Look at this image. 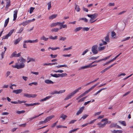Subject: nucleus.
Masks as SVG:
<instances>
[{"mask_svg": "<svg viewBox=\"0 0 133 133\" xmlns=\"http://www.w3.org/2000/svg\"><path fill=\"white\" fill-rule=\"evenodd\" d=\"M50 56L52 58H56L57 56V55H54L52 54L50 55Z\"/></svg>", "mask_w": 133, "mask_h": 133, "instance_id": "58", "label": "nucleus"}, {"mask_svg": "<svg viewBox=\"0 0 133 133\" xmlns=\"http://www.w3.org/2000/svg\"><path fill=\"white\" fill-rule=\"evenodd\" d=\"M54 72H60V73H62L63 72V70H58L57 71H54Z\"/></svg>", "mask_w": 133, "mask_h": 133, "instance_id": "60", "label": "nucleus"}, {"mask_svg": "<svg viewBox=\"0 0 133 133\" xmlns=\"http://www.w3.org/2000/svg\"><path fill=\"white\" fill-rule=\"evenodd\" d=\"M6 6L5 8L6 9H8L9 7L11 5L10 1V0H6Z\"/></svg>", "mask_w": 133, "mask_h": 133, "instance_id": "10", "label": "nucleus"}, {"mask_svg": "<svg viewBox=\"0 0 133 133\" xmlns=\"http://www.w3.org/2000/svg\"><path fill=\"white\" fill-rule=\"evenodd\" d=\"M72 47L71 46L67 48H64V49L63 51L68 50H69L71 49L72 48Z\"/></svg>", "mask_w": 133, "mask_h": 133, "instance_id": "43", "label": "nucleus"}, {"mask_svg": "<svg viewBox=\"0 0 133 133\" xmlns=\"http://www.w3.org/2000/svg\"><path fill=\"white\" fill-rule=\"evenodd\" d=\"M14 29H12L10 31V32L8 33V34L10 36H11V35H12V34L14 32Z\"/></svg>", "mask_w": 133, "mask_h": 133, "instance_id": "52", "label": "nucleus"}, {"mask_svg": "<svg viewBox=\"0 0 133 133\" xmlns=\"http://www.w3.org/2000/svg\"><path fill=\"white\" fill-rule=\"evenodd\" d=\"M116 124L112 123L110 126V128H112L113 127H116Z\"/></svg>", "mask_w": 133, "mask_h": 133, "instance_id": "44", "label": "nucleus"}, {"mask_svg": "<svg viewBox=\"0 0 133 133\" xmlns=\"http://www.w3.org/2000/svg\"><path fill=\"white\" fill-rule=\"evenodd\" d=\"M51 96H49L47 97H46L45 98L43 99H42L40 100V102H43L44 101H45L47 100L48 99L51 98Z\"/></svg>", "mask_w": 133, "mask_h": 133, "instance_id": "17", "label": "nucleus"}, {"mask_svg": "<svg viewBox=\"0 0 133 133\" xmlns=\"http://www.w3.org/2000/svg\"><path fill=\"white\" fill-rule=\"evenodd\" d=\"M29 23V20H26L22 23V25L23 26L26 25Z\"/></svg>", "mask_w": 133, "mask_h": 133, "instance_id": "28", "label": "nucleus"}, {"mask_svg": "<svg viewBox=\"0 0 133 133\" xmlns=\"http://www.w3.org/2000/svg\"><path fill=\"white\" fill-rule=\"evenodd\" d=\"M116 56L115 57H114V58H113L112 60L108 61V62H106L105 63V65L107 64H109L111 62H112L115 60L116 59Z\"/></svg>", "mask_w": 133, "mask_h": 133, "instance_id": "33", "label": "nucleus"}, {"mask_svg": "<svg viewBox=\"0 0 133 133\" xmlns=\"http://www.w3.org/2000/svg\"><path fill=\"white\" fill-rule=\"evenodd\" d=\"M93 63H92L89 64L88 65H86L84 66H82L81 67H80L79 68V70H81V69H87L89 68H91L92 67H93L95 66H96L97 65V64H95V65H92V64Z\"/></svg>", "mask_w": 133, "mask_h": 133, "instance_id": "4", "label": "nucleus"}, {"mask_svg": "<svg viewBox=\"0 0 133 133\" xmlns=\"http://www.w3.org/2000/svg\"><path fill=\"white\" fill-rule=\"evenodd\" d=\"M81 89V87H80L78 88L77 89L74 91L73 92L71 93L69 95H68L65 98L64 100H66L69 99L71 98V97L77 92L79 91V90Z\"/></svg>", "mask_w": 133, "mask_h": 133, "instance_id": "2", "label": "nucleus"}, {"mask_svg": "<svg viewBox=\"0 0 133 133\" xmlns=\"http://www.w3.org/2000/svg\"><path fill=\"white\" fill-rule=\"evenodd\" d=\"M18 11L17 10H15L14 12V18L13 20L15 21L17 17V14Z\"/></svg>", "mask_w": 133, "mask_h": 133, "instance_id": "15", "label": "nucleus"}, {"mask_svg": "<svg viewBox=\"0 0 133 133\" xmlns=\"http://www.w3.org/2000/svg\"><path fill=\"white\" fill-rule=\"evenodd\" d=\"M22 39V37L19 38L17 39L16 40L14 41V44L16 45L19 43Z\"/></svg>", "mask_w": 133, "mask_h": 133, "instance_id": "18", "label": "nucleus"}, {"mask_svg": "<svg viewBox=\"0 0 133 133\" xmlns=\"http://www.w3.org/2000/svg\"><path fill=\"white\" fill-rule=\"evenodd\" d=\"M23 28H21L18 31V33H21L23 30Z\"/></svg>", "mask_w": 133, "mask_h": 133, "instance_id": "56", "label": "nucleus"}, {"mask_svg": "<svg viewBox=\"0 0 133 133\" xmlns=\"http://www.w3.org/2000/svg\"><path fill=\"white\" fill-rule=\"evenodd\" d=\"M116 35V33L114 31L111 32V36L113 38H114V37Z\"/></svg>", "mask_w": 133, "mask_h": 133, "instance_id": "50", "label": "nucleus"}, {"mask_svg": "<svg viewBox=\"0 0 133 133\" xmlns=\"http://www.w3.org/2000/svg\"><path fill=\"white\" fill-rule=\"evenodd\" d=\"M50 75L52 77L57 78V74H50Z\"/></svg>", "mask_w": 133, "mask_h": 133, "instance_id": "63", "label": "nucleus"}, {"mask_svg": "<svg viewBox=\"0 0 133 133\" xmlns=\"http://www.w3.org/2000/svg\"><path fill=\"white\" fill-rule=\"evenodd\" d=\"M48 9L49 10L51 7V2H49L48 3Z\"/></svg>", "mask_w": 133, "mask_h": 133, "instance_id": "45", "label": "nucleus"}, {"mask_svg": "<svg viewBox=\"0 0 133 133\" xmlns=\"http://www.w3.org/2000/svg\"><path fill=\"white\" fill-rule=\"evenodd\" d=\"M116 63H115L114 64H113L112 65H111L110 66H109L108 67L105 68V69H104V70L102 71H101V73H103L105 72L106 71L109 69H110L112 67L113 65H114Z\"/></svg>", "mask_w": 133, "mask_h": 133, "instance_id": "12", "label": "nucleus"}, {"mask_svg": "<svg viewBox=\"0 0 133 133\" xmlns=\"http://www.w3.org/2000/svg\"><path fill=\"white\" fill-rule=\"evenodd\" d=\"M57 16V14H53L51 16L49 17V19H53L55 18Z\"/></svg>", "mask_w": 133, "mask_h": 133, "instance_id": "25", "label": "nucleus"}, {"mask_svg": "<svg viewBox=\"0 0 133 133\" xmlns=\"http://www.w3.org/2000/svg\"><path fill=\"white\" fill-rule=\"evenodd\" d=\"M67 67V68H68V66H67V65H66V64H64L63 65H58L56 66V67L57 68H58L62 67Z\"/></svg>", "mask_w": 133, "mask_h": 133, "instance_id": "34", "label": "nucleus"}, {"mask_svg": "<svg viewBox=\"0 0 133 133\" xmlns=\"http://www.w3.org/2000/svg\"><path fill=\"white\" fill-rule=\"evenodd\" d=\"M38 42V40L37 39L35 40H25L24 41V43H37Z\"/></svg>", "mask_w": 133, "mask_h": 133, "instance_id": "8", "label": "nucleus"}, {"mask_svg": "<svg viewBox=\"0 0 133 133\" xmlns=\"http://www.w3.org/2000/svg\"><path fill=\"white\" fill-rule=\"evenodd\" d=\"M88 116V115L85 114L82 117V118L83 119H84L86 118Z\"/></svg>", "mask_w": 133, "mask_h": 133, "instance_id": "61", "label": "nucleus"}, {"mask_svg": "<svg viewBox=\"0 0 133 133\" xmlns=\"http://www.w3.org/2000/svg\"><path fill=\"white\" fill-rule=\"evenodd\" d=\"M54 117L55 116L54 115H51L46 117L44 120L46 123L50 121L51 119Z\"/></svg>", "mask_w": 133, "mask_h": 133, "instance_id": "11", "label": "nucleus"}, {"mask_svg": "<svg viewBox=\"0 0 133 133\" xmlns=\"http://www.w3.org/2000/svg\"><path fill=\"white\" fill-rule=\"evenodd\" d=\"M10 36H9V34H7L5 36H4L3 37L2 40L3 39H8V38Z\"/></svg>", "mask_w": 133, "mask_h": 133, "instance_id": "38", "label": "nucleus"}, {"mask_svg": "<svg viewBox=\"0 0 133 133\" xmlns=\"http://www.w3.org/2000/svg\"><path fill=\"white\" fill-rule=\"evenodd\" d=\"M66 39V38L65 37H61L59 39V40L64 41Z\"/></svg>", "mask_w": 133, "mask_h": 133, "instance_id": "53", "label": "nucleus"}, {"mask_svg": "<svg viewBox=\"0 0 133 133\" xmlns=\"http://www.w3.org/2000/svg\"><path fill=\"white\" fill-rule=\"evenodd\" d=\"M45 82L47 84H53L54 83V82L53 81L48 79L45 80Z\"/></svg>", "mask_w": 133, "mask_h": 133, "instance_id": "20", "label": "nucleus"}, {"mask_svg": "<svg viewBox=\"0 0 133 133\" xmlns=\"http://www.w3.org/2000/svg\"><path fill=\"white\" fill-rule=\"evenodd\" d=\"M65 90H61L59 91H58V94H62L63 92H64L65 91Z\"/></svg>", "mask_w": 133, "mask_h": 133, "instance_id": "54", "label": "nucleus"}, {"mask_svg": "<svg viewBox=\"0 0 133 133\" xmlns=\"http://www.w3.org/2000/svg\"><path fill=\"white\" fill-rule=\"evenodd\" d=\"M49 39V38H46L44 36H42L41 38V40H44L45 41H47Z\"/></svg>", "mask_w": 133, "mask_h": 133, "instance_id": "30", "label": "nucleus"}, {"mask_svg": "<svg viewBox=\"0 0 133 133\" xmlns=\"http://www.w3.org/2000/svg\"><path fill=\"white\" fill-rule=\"evenodd\" d=\"M93 89L92 88V87H91L89 90L85 91L84 92L85 94H88L89 92L91 91Z\"/></svg>", "mask_w": 133, "mask_h": 133, "instance_id": "42", "label": "nucleus"}, {"mask_svg": "<svg viewBox=\"0 0 133 133\" xmlns=\"http://www.w3.org/2000/svg\"><path fill=\"white\" fill-rule=\"evenodd\" d=\"M87 97V96H86L81 98L79 100V101H78V102H80L83 101Z\"/></svg>", "mask_w": 133, "mask_h": 133, "instance_id": "39", "label": "nucleus"}, {"mask_svg": "<svg viewBox=\"0 0 133 133\" xmlns=\"http://www.w3.org/2000/svg\"><path fill=\"white\" fill-rule=\"evenodd\" d=\"M82 28H83L81 27H79L76 28V29L74 30V31L75 32H77L80 30Z\"/></svg>", "mask_w": 133, "mask_h": 133, "instance_id": "29", "label": "nucleus"}, {"mask_svg": "<svg viewBox=\"0 0 133 133\" xmlns=\"http://www.w3.org/2000/svg\"><path fill=\"white\" fill-rule=\"evenodd\" d=\"M98 14L97 13H95L94 14L92 15H87V16L91 18L89 20L90 23H92L95 22L96 20L93 21V20L95 19L98 16Z\"/></svg>", "mask_w": 133, "mask_h": 133, "instance_id": "3", "label": "nucleus"}, {"mask_svg": "<svg viewBox=\"0 0 133 133\" xmlns=\"http://www.w3.org/2000/svg\"><path fill=\"white\" fill-rule=\"evenodd\" d=\"M97 45L93 46L91 49L92 51L94 54H96L98 53V51L97 50Z\"/></svg>", "mask_w": 133, "mask_h": 133, "instance_id": "5", "label": "nucleus"}, {"mask_svg": "<svg viewBox=\"0 0 133 133\" xmlns=\"http://www.w3.org/2000/svg\"><path fill=\"white\" fill-rule=\"evenodd\" d=\"M88 51V50L87 49H86L85 51H84L82 54V55H85Z\"/></svg>", "mask_w": 133, "mask_h": 133, "instance_id": "55", "label": "nucleus"}, {"mask_svg": "<svg viewBox=\"0 0 133 133\" xmlns=\"http://www.w3.org/2000/svg\"><path fill=\"white\" fill-rule=\"evenodd\" d=\"M58 36H55L53 37L51 36H50L49 37V38L50 39L52 40H56L57 39Z\"/></svg>", "mask_w": 133, "mask_h": 133, "instance_id": "26", "label": "nucleus"}, {"mask_svg": "<svg viewBox=\"0 0 133 133\" xmlns=\"http://www.w3.org/2000/svg\"><path fill=\"white\" fill-rule=\"evenodd\" d=\"M25 111V110H23L21 111H16V113L18 114H20L24 113Z\"/></svg>", "mask_w": 133, "mask_h": 133, "instance_id": "41", "label": "nucleus"}, {"mask_svg": "<svg viewBox=\"0 0 133 133\" xmlns=\"http://www.w3.org/2000/svg\"><path fill=\"white\" fill-rule=\"evenodd\" d=\"M51 94L52 95L57 94H58V91H55L52 92L51 93Z\"/></svg>", "mask_w": 133, "mask_h": 133, "instance_id": "64", "label": "nucleus"}, {"mask_svg": "<svg viewBox=\"0 0 133 133\" xmlns=\"http://www.w3.org/2000/svg\"><path fill=\"white\" fill-rule=\"evenodd\" d=\"M107 123L105 122L103 123H102L101 122H99L97 123V125L100 128H103L105 127Z\"/></svg>", "mask_w": 133, "mask_h": 133, "instance_id": "9", "label": "nucleus"}, {"mask_svg": "<svg viewBox=\"0 0 133 133\" xmlns=\"http://www.w3.org/2000/svg\"><path fill=\"white\" fill-rule=\"evenodd\" d=\"M80 20H84V22H88V19L85 18H79V21Z\"/></svg>", "mask_w": 133, "mask_h": 133, "instance_id": "35", "label": "nucleus"}, {"mask_svg": "<svg viewBox=\"0 0 133 133\" xmlns=\"http://www.w3.org/2000/svg\"><path fill=\"white\" fill-rule=\"evenodd\" d=\"M118 122L123 126H126V123L125 121H119Z\"/></svg>", "mask_w": 133, "mask_h": 133, "instance_id": "31", "label": "nucleus"}, {"mask_svg": "<svg viewBox=\"0 0 133 133\" xmlns=\"http://www.w3.org/2000/svg\"><path fill=\"white\" fill-rule=\"evenodd\" d=\"M35 8L34 7H31L30 8V11L29 13L31 14L33 12L34 10V9Z\"/></svg>", "mask_w": 133, "mask_h": 133, "instance_id": "51", "label": "nucleus"}, {"mask_svg": "<svg viewBox=\"0 0 133 133\" xmlns=\"http://www.w3.org/2000/svg\"><path fill=\"white\" fill-rule=\"evenodd\" d=\"M59 29L58 28H55L52 29L51 31L52 32H57L59 30Z\"/></svg>", "mask_w": 133, "mask_h": 133, "instance_id": "40", "label": "nucleus"}, {"mask_svg": "<svg viewBox=\"0 0 133 133\" xmlns=\"http://www.w3.org/2000/svg\"><path fill=\"white\" fill-rule=\"evenodd\" d=\"M71 56V54H68V55L64 54V55H62V56L63 57H69Z\"/></svg>", "mask_w": 133, "mask_h": 133, "instance_id": "59", "label": "nucleus"}, {"mask_svg": "<svg viewBox=\"0 0 133 133\" xmlns=\"http://www.w3.org/2000/svg\"><path fill=\"white\" fill-rule=\"evenodd\" d=\"M111 55H110L109 56H108L107 57H106L103 59H100L99 60L95 61L92 62V63H98L102 61H105V60H107V59H108L109 58H110V57H111Z\"/></svg>", "mask_w": 133, "mask_h": 133, "instance_id": "7", "label": "nucleus"}, {"mask_svg": "<svg viewBox=\"0 0 133 133\" xmlns=\"http://www.w3.org/2000/svg\"><path fill=\"white\" fill-rule=\"evenodd\" d=\"M75 9L77 12L79 11L80 10V9L79 8V6L77 5H75Z\"/></svg>", "mask_w": 133, "mask_h": 133, "instance_id": "32", "label": "nucleus"}, {"mask_svg": "<svg viewBox=\"0 0 133 133\" xmlns=\"http://www.w3.org/2000/svg\"><path fill=\"white\" fill-rule=\"evenodd\" d=\"M57 25L56 24V23H52L50 25V27H52L54 26H57Z\"/></svg>", "mask_w": 133, "mask_h": 133, "instance_id": "49", "label": "nucleus"}, {"mask_svg": "<svg viewBox=\"0 0 133 133\" xmlns=\"http://www.w3.org/2000/svg\"><path fill=\"white\" fill-rule=\"evenodd\" d=\"M105 40L107 42H110V38H109V36L108 34H107V35L105 38Z\"/></svg>", "mask_w": 133, "mask_h": 133, "instance_id": "27", "label": "nucleus"}, {"mask_svg": "<svg viewBox=\"0 0 133 133\" xmlns=\"http://www.w3.org/2000/svg\"><path fill=\"white\" fill-rule=\"evenodd\" d=\"M76 121L77 120L76 119L72 120L69 122V124H71L74 123L75 122H76Z\"/></svg>", "mask_w": 133, "mask_h": 133, "instance_id": "46", "label": "nucleus"}, {"mask_svg": "<svg viewBox=\"0 0 133 133\" xmlns=\"http://www.w3.org/2000/svg\"><path fill=\"white\" fill-rule=\"evenodd\" d=\"M107 88H103L102 89H100L98 91H97L96 93L94 94V96H96V95H97L100 92H101L102 90H104V89H107Z\"/></svg>", "mask_w": 133, "mask_h": 133, "instance_id": "24", "label": "nucleus"}, {"mask_svg": "<svg viewBox=\"0 0 133 133\" xmlns=\"http://www.w3.org/2000/svg\"><path fill=\"white\" fill-rule=\"evenodd\" d=\"M17 53V52L16 51L14 52L10 55V58H12L14 57H16Z\"/></svg>", "mask_w": 133, "mask_h": 133, "instance_id": "23", "label": "nucleus"}, {"mask_svg": "<svg viewBox=\"0 0 133 133\" xmlns=\"http://www.w3.org/2000/svg\"><path fill=\"white\" fill-rule=\"evenodd\" d=\"M9 18H8L5 21L4 25V27H6L7 26V25L9 22Z\"/></svg>", "mask_w": 133, "mask_h": 133, "instance_id": "22", "label": "nucleus"}, {"mask_svg": "<svg viewBox=\"0 0 133 133\" xmlns=\"http://www.w3.org/2000/svg\"><path fill=\"white\" fill-rule=\"evenodd\" d=\"M105 46H99L98 47V49L99 51L103 50L105 49Z\"/></svg>", "mask_w": 133, "mask_h": 133, "instance_id": "36", "label": "nucleus"}, {"mask_svg": "<svg viewBox=\"0 0 133 133\" xmlns=\"http://www.w3.org/2000/svg\"><path fill=\"white\" fill-rule=\"evenodd\" d=\"M37 96L36 94H29L26 93L24 94V96L28 98H34L36 97Z\"/></svg>", "mask_w": 133, "mask_h": 133, "instance_id": "6", "label": "nucleus"}, {"mask_svg": "<svg viewBox=\"0 0 133 133\" xmlns=\"http://www.w3.org/2000/svg\"><path fill=\"white\" fill-rule=\"evenodd\" d=\"M99 57V56H96L95 57H91L90 58L89 60H95L97 59Z\"/></svg>", "mask_w": 133, "mask_h": 133, "instance_id": "37", "label": "nucleus"}, {"mask_svg": "<svg viewBox=\"0 0 133 133\" xmlns=\"http://www.w3.org/2000/svg\"><path fill=\"white\" fill-rule=\"evenodd\" d=\"M67 117V116L66 115L62 114L61 115L60 118H62L63 120H64Z\"/></svg>", "mask_w": 133, "mask_h": 133, "instance_id": "21", "label": "nucleus"}, {"mask_svg": "<svg viewBox=\"0 0 133 133\" xmlns=\"http://www.w3.org/2000/svg\"><path fill=\"white\" fill-rule=\"evenodd\" d=\"M90 28L88 27H84L83 28V31H88L89 30Z\"/></svg>", "mask_w": 133, "mask_h": 133, "instance_id": "47", "label": "nucleus"}, {"mask_svg": "<svg viewBox=\"0 0 133 133\" xmlns=\"http://www.w3.org/2000/svg\"><path fill=\"white\" fill-rule=\"evenodd\" d=\"M58 121H57L56 122L54 123L51 126L52 128H54L58 123Z\"/></svg>", "mask_w": 133, "mask_h": 133, "instance_id": "62", "label": "nucleus"}, {"mask_svg": "<svg viewBox=\"0 0 133 133\" xmlns=\"http://www.w3.org/2000/svg\"><path fill=\"white\" fill-rule=\"evenodd\" d=\"M67 74L66 73H62L61 74V77H63L67 76Z\"/></svg>", "mask_w": 133, "mask_h": 133, "instance_id": "57", "label": "nucleus"}, {"mask_svg": "<svg viewBox=\"0 0 133 133\" xmlns=\"http://www.w3.org/2000/svg\"><path fill=\"white\" fill-rule=\"evenodd\" d=\"M22 91V89H19L16 90H14L13 92L14 93H15L16 94H18L21 92Z\"/></svg>", "mask_w": 133, "mask_h": 133, "instance_id": "16", "label": "nucleus"}, {"mask_svg": "<svg viewBox=\"0 0 133 133\" xmlns=\"http://www.w3.org/2000/svg\"><path fill=\"white\" fill-rule=\"evenodd\" d=\"M29 59H30V60H29L28 61H27V63H28L29 62H35V59L33 58H30L29 56L27 57V59L28 60Z\"/></svg>", "mask_w": 133, "mask_h": 133, "instance_id": "19", "label": "nucleus"}, {"mask_svg": "<svg viewBox=\"0 0 133 133\" xmlns=\"http://www.w3.org/2000/svg\"><path fill=\"white\" fill-rule=\"evenodd\" d=\"M17 61L18 63H19V64L18 63H16L15 65H12V66L13 68H16L17 69H20L24 67L25 65L24 63L26 61V60L25 59L21 57L20 58V59H17Z\"/></svg>", "mask_w": 133, "mask_h": 133, "instance_id": "1", "label": "nucleus"}, {"mask_svg": "<svg viewBox=\"0 0 133 133\" xmlns=\"http://www.w3.org/2000/svg\"><path fill=\"white\" fill-rule=\"evenodd\" d=\"M84 107H81L79 110L77 112L76 114L77 115H79V114H81L83 111Z\"/></svg>", "mask_w": 133, "mask_h": 133, "instance_id": "13", "label": "nucleus"}, {"mask_svg": "<svg viewBox=\"0 0 133 133\" xmlns=\"http://www.w3.org/2000/svg\"><path fill=\"white\" fill-rule=\"evenodd\" d=\"M56 23V24H57V25H58V26L59 25L60 26V28L59 29H61L62 27H61V22H57Z\"/></svg>", "mask_w": 133, "mask_h": 133, "instance_id": "48", "label": "nucleus"}, {"mask_svg": "<svg viewBox=\"0 0 133 133\" xmlns=\"http://www.w3.org/2000/svg\"><path fill=\"white\" fill-rule=\"evenodd\" d=\"M40 103H36L32 104H28L25 103L24 104L27 107L29 106H32L34 105H39L40 104Z\"/></svg>", "mask_w": 133, "mask_h": 133, "instance_id": "14", "label": "nucleus"}]
</instances>
